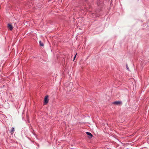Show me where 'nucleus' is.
Wrapping results in <instances>:
<instances>
[{"instance_id": "obj_1", "label": "nucleus", "mask_w": 149, "mask_h": 149, "mask_svg": "<svg viewBox=\"0 0 149 149\" xmlns=\"http://www.w3.org/2000/svg\"><path fill=\"white\" fill-rule=\"evenodd\" d=\"M112 104L116 105H121L122 104V102L120 101H117L113 102Z\"/></svg>"}, {"instance_id": "obj_2", "label": "nucleus", "mask_w": 149, "mask_h": 149, "mask_svg": "<svg viewBox=\"0 0 149 149\" xmlns=\"http://www.w3.org/2000/svg\"><path fill=\"white\" fill-rule=\"evenodd\" d=\"M48 97H49V96L48 95H47L46 96H45V98L44 100V104H46L48 102V101H49V99H48Z\"/></svg>"}, {"instance_id": "obj_3", "label": "nucleus", "mask_w": 149, "mask_h": 149, "mask_svg": "<svg viewBox=\"0 0 149 149\" xmlns=\"http://www.w3.org/2000/svg\"><path fill=\"white\" fill-rule=\"evenodd\" d=\"M8 28L10 30L12 31L13 29V27L12 25L10 24H8Z\"/></svg>"}, {"instance_id": "obj_4", "label": "nucleus", "mask_w": 149, "mask_h": 149, "mask_svg": "<svg viewBox=\"0 0 149 149\" xmlns=\"http://www.w3.org/2000/svg\"><path fill=\"white\" fill-rule=\"evenodd\" d=\"M86 134L89 136V138H91V137L93 136L92 134L90 133L89 132H86Z\"/></svg>"}, {"instance_id": "obj_5", "label": "nucleus", "mask_w": 149, "mask_h": 149, "mask_svg": "<svg viewBox=\"0 0 149 149\" xmlns=\"http://www.w3.org/2000/svg\"><path fill=\"white\" fill-rule=\"evenodd\" d=\"M15 131V129L14 128H12V130L11 131V134H12Z\"/></svg>"}, {"instance_id": "obj_6", "label": "nucleus", "mask_w": 149, "mask_h": 149, "mask_svg": "<svg viewBox=\"0 0 149 149\" xmlns=\"http://www.w3.org/2000/svg\"><path fill=\"white\" fill-rule=\"evenodd\" d=\"M39 43L40 45L41 46H44L43 44L42 43L41 41H40Z\"/></svg>"}, {"instance_id": "obj_7", "label": "nucleus", "mask_w": 149, "mask_h": 149, "mask_svg": "<svg viewBox=\"0 0 149 149\" xmlns=\"http://www.w3.org/2000/svg\"><path fill=\"white\" fill-rule=\"evenodd\" d=\"M126 67L127 68V69L128 70H129V68H128V66H127V65H126Z\"/></svg>"}, {"instance_id": "obj_8", "label": "nucleus", "mask_w": 149, "mask_h": 149, "mask_svg": "<svg viewBox=\"0 0 149 149\" xmlns=\"http://www.w3.org/2000/svg\"><path fill=\"white\" fill-rule=\"evenodd\" d=\"M77 55V54H76L75 55V56H74V59H75V58Z\"/></svg>"}, {"instance_id": "obj_9", "label": "nucleus", "mask_w": 149, "mask_h": 149, "mask_svg": "<svg viewBox=\"0 0 149 149\" xmlns=\"http://www.w3.org/2000/svg\"><path fill=\"white\" fill-rule=\"evenodd\" d=\"M70 84L71 86V85H72V83H70Z\"/></svg>"}]
</instances>
